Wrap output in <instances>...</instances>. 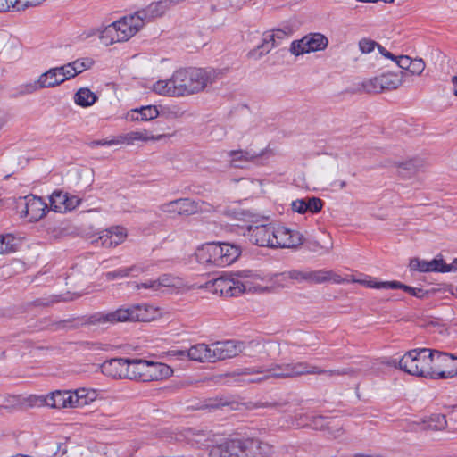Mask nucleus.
I'll return each mask as SVG.
<instances>
[{"mask_svg":"<svg viewBox=\"0 0 457 457\" xmlns=\"http://www.w3.org/2000/svg\"><path fill=\"white\" fill-rule=\"evenodd\" d=\"M237 278L231 275H222L215 279L207 281L204 287L213 294L224 297L237 296L245 291H264L267 287L258 283L260 277L253 275L249 270L239 271Z\"/></svg>","mask_w":457,"mask_h":457,"instance_id":"1","label":"nucleus"},{"mask_svg":"<svg viewBox=\"0 0 457 457\" xmlns=\"http://www.w3.org/2000/svg\"><path fill=\"white\" fill-rule=\"evenodd\" d=\"M162 316L158 307L148 303L121 307L110 312L95 314L92 322L97 324H115L117 322L142 321L149 322Z\"/></svg>","mask_w":457,"mask_h":457,"instance_id":"2","label":"nucleus"},{"mask_svg":"<svg viewBox=\"0 0 457 457\" xmlns=\"http://www.w3.org/2000/svg\"><path fill=\"white\" fill-rule=\"evenodd\" d=\"M181 96L197 94L218 79L219 73L212 69L185 68L175 71Z\"/></svg>","mask_w":457,"mask_h":457,"instance_id":"3","label":"nucleus"},{"mask_svg":"<svg viewBox=\"0 0 457 457\" xmlns=\"http://www.w3.org/2000/svg\"><path fill=\"white\" fill-rule=\"evenodd\" d=\"M433 350L417 348L405 353L400 359H390L386 363L416 377L430 378L432 370Z\"/></svg>","mask_w":457,"mask_h":457,"instance_id":"4","label":"nucleus"},{"mask_svg":"<svg viewBox=\"0 0 457 457\" xmlns=\"http://www.w3.org/2000/svg\"><path fill=\"white\" fill-rule=\"evenodd\" d=\"M404 71L386 72L362 82V87L367 93L378 94L385 90H395L403 85L405 78Z\"/></svg>","mask_w":457,"mask_h":457,"instance_id":"5","label":"nucleus"},{"mask_svg":"<svg viewBox=\"0 0 457 457\" xmlns=\"http://www.w3.org/2000/svg\"><path fill=\"white\" fill-rule=\"evenodd\" d=\"M235 457H270L272 446L258 439H233Z\"/></svg>","mask_w":457,"mask_h":457,"instance_id":"6","label":"nucleus"},{"mask_svg":"<svg viewBox=\"0 0 457 457\" xmlns=\"http://www.w3.org/2000/svg\"><path fill=\"white\" fill-rule=\"evenodd\" d=\"M430 378H448L457 374V357L433 350Z\"/></svg>","mask_w":457,"mask_h":457,"instance_id":"7","label":"nucleus"},{"mask_svg":"<svg viewBox=\"0 0 457 457\" xmlns=\"http://www.w3.org/2000/svg\"><path fill=\"white\" fill-rule=\"evenodd\" d=\"M328 45V39L321 33H310L302 39L293 41L290 52L295 55L309 54L324 50Z\"/></svg>","mask_w":457,"mask_h":457,"instance_id":"8","label":"nucleus"},{"mask_svg":"<svg viewBox=\"0 0 457 457\" xmlns=\"http://www.w3.org/2000/svg\"><path fill=\"white\" fill-rule=\"evenodd\" d=\"M243 376H254L245 379L247 382H261L270 378H290V363L274 364L265 370L245 368L239 373Z\"/></svg>","mask_w":457,"mask_h":457,"instance_id":"9","label":"nucleus"},{"mask_svg":"<svg viewBox=\"0 0 457 457\" xmlns=\"http://www.w3.org/2000/svg\"><path fill=\"white\" fill-rule=\"evenodd\" d=\"M273 248H293L303 244V235L295 230L287 228L280 225L272 226Z\"/></svg>","mask_w":457,"mask_h":457,"instance_id":"10","label":"nucleus"},{"mask_svg":"<svg viewBox=\"0 0 457 457\" xmlns=\"http://www.w3.org/2000/svg\"><path fill=\"white\" fill-rule=\"evenodd\" d=\"M244 343L234 340L215 342L211 344L212 362L233 358L245 351Z\"/></svg>","mask_w":457,"mask_h":457,"instance_id":"11","label":"nucleus"},{"mask_svg":"<svg viewBox=\"0 0 457 457\" xmlns=\"http://www.w3.org/2000/svg\"><path fill=\"white\" fill-rule=\"evenodd\" d=\"M199 204L188 198H180L164 203L159 210L170 215H192L199 211Z\"/></svg>","mask_w":457,"mask_h":457,"instance_id":"12","label":"nucleus"},{"mask_svg":"<svg viewBox=\"0 0 457 457\" xmlns=\"http://www.w3.org/2000/svg\"><path fill=\"white\" fill-rule=\"evenodd\" d=\"M114 23L118 29L120 38H121L123 42L134 37L145 26L137 12L124 16L119 21H114Z\"/></svg>","mask_w":457,"mask_h":457,"instance_id":"13","label":"nucleus"},{"mask_svg":"<svg viewBox=\"0 0 457 457\" xmlns=\"http://www.w3.org/2000/svg\"><path fill=\"white\" fill-rule=\"evenodd\" d=\"M50 208L56 212H66L74 210L81 203V198L56 190L50 195Z\"/></svg>","mask_w":457,"mask_h":457,"instance_id":"14","label":"nucleus"},{"mask_svg":"<svg viewBox=\"0 0 457 457\" xmlns=\"http://www.w3.org/2000/svg\"><path fill=\"white\" fill-rule=\"evenodd\" d=\"M272 226L273 224L249 226L247 228L249 240L256 245L273 248Z\"/></svg>","mask_w":457,"mask_h":457,"instance_id":"15","label":"nucleus"},{"mask_svg":"<svg viewBox=\"0 0 457 457\" xmlns=\"http://www.w3.org/2000/svg\"><path fill=\"white\" fill-rule=\"evenodd\" d=\"M130 359L116 358L104 361L101 370L102 372L114 378L129 379Z\"/></svg>","mask_w":457,"mask_h":457,"instance_id":"16","label":"nucleus"},{"mask_svg":"<svg viewBox=\"0 0 457 457\" xmlns=\"http://www.w3.org/2000/svg\"><path fill=\"white\" fill-rule=\"evenodd\" d=\"M350 373H352V370L346 369L325 370L307 362L290 363V377L306 374H328L329 376H339Z\"/></svg>","mask_w":457,"mask_h":457,"instance_id":"17","label":"nucleus"},{"mask_svg":"<svg viewBox=\"0 0 457 457\" xmlns=\"http://www.w3.org/2000/svg\"><path fill=\"white\" fill-rule=\"evenodd\" d=\"M127 236L126 228L119 226L112 227L102 231L95 242L96 245H101L104 247H114L123 243Z\"/></svg>","mask_w":457,"mask_h":457,"instance_id":"18","label":"nucleus"},{"mask_svg":"<svg viewBox=\"0 0 457 457\" xmlns=\"http://www.w3.org/2000/svg\"><path fill=\"white\" fill-rule=\"evenodd\" d=\"M47 210V204L40 198L35 195L25 197V210L21 211L29 221H37L42 219Z\"/></svg>","mask_w":457,"mask_h":457,"instance_id":"19","label":"nucleus"},{"mask_svg":"<svg viewBox=\"0 0 457 457\" xmlns=\"http://www.w3.org/2000/svg\"><path fill=\"white\" fill-rule=\"evenodd\" d=\"M73 395L72 390L70 391H54L51 394H48L43 398V403L45 405L56 408V409H64V408H74L73 402Z\"/></svg>","mask_w":457,"mask_h":457,"instance_id":"20","label":"nucleus"},{"mask_svg":"<svg viewBox=\"0 0 457 457\" xmlns=\"http://www.w3.org/2000/svg\"><path fill=\"white\" fill-rule=\"evenodd\" d=\"M179 84L176 82V74L173 72L169 79H161L153 85V90L161 96H181Z\"/></svg>","mask_w":457,"mask_h":457,"instance_id":"21","label":"nucleus"},{"mask_svg":"<svg viewBox=\"0 0 457 457\" xmlns=\"http://www.w3.org/2000/svg\"><path fill=\"white\" fill-rule=\"evenodd\" d=\"M182 356H187L190 360L199 362H212L211 345L196 344L192 345L187 351L179 353Z\"/></svg>","mask_w":457,"mask_h":457,"instance_id":"22","label":"nucleus"},{"mask_svg":"<svg viewBox=\"0 0 457 457\" xmlns=\"http://www.w3.org/2000/svg\"><path fill=\"white\" fill-rule=\"evenodd\" d=\"M445 268V262L442 258L433 259L431 261L420 260L418 258L412 259L410 262V269L420 272H443Z\"/></svg>","mask_w":457,"mask_h":457,"instance_id":"23","label":"nucleus"},{"mask_svg":"<svg viewBox=\"0 0 457 457\" xmlns=\"http://www.w3.org/2000/svg\"><path fill=\"white\" fill-rule=\"evenodd\" d=\"M160 115L159 109L155 105H145L130 110L127 118L132 121H149Z\"/></svg>","mask_w":457,"mask_h":457,"instance_id":"24","label":"nucleus"},{"mask_svg":"<svg viewBox=\"0 0 457 457\" xmlns=\"http://www.w3.org/2000/svg\"><path fill=\"white\" fill-rule=\"evenodd\" d=\"M74 408H81L96 401L99 395L98 391L93 388L80 387L72 390Z\"/></svg>","mask_w":457,"mask_h":457,"instance_id":"25","label":"nucleus"},{"mask_svg":"<svg viewBox=\"0 0 457 457\" xmlns=\"http://www.w3.org/2000/svg\"><path fill=\"white\" fill-rule=\"evenodd\" d=\"M149 361L143 359H130L129 379H137L148 382Z\"/></svg>","mask_w":457,"mask_h":457,"instance_id":"26","label":"nucleus"},{"mask_svg":"<svg viewBox=\"0 0 457 457\" xmlns=\"http://www.w3.org/2000/svg\"><path fill=\"white\" fill-rule=\"evenodd\" d=\"M229 157V163L234 168H245L246 165L257 159L258 154L243 150H234L227 153Z\"/></svg>","mask_w":457,"mask_h":457,"instance_id":"27","label":"nucleus"},{"mask_svg":"<svg viewBox=\"0 0 457 457\" xmlns=\"http://www.w3.org/2000/svg\"><path fill=\"white\" fill-rule=\"evenodd\" d=\"M172 372V369L167 364L149 361L148 382L167 378Z\"/></svg>","mask_w":457,"mask_h":457,"instance_id":"28","label":"nucleus"},{"mask_svg":"<svg viewBox=\"0 0 457 457\" xmlns=\"http://www.w3.org/2000/svg\"><path fill=\"white\" fill-rule=\"evenodd\" d=\"M276 35L277 34H270V32L266 33L263 37L262 43L256 49L251 51L249 55L257 59L270 53L278 45V42H277L275 38Z\"/></svg>","mask_w":457,"mask_h":457,"instance_id":"29","label":"nucleus"},{"mask_svg":"<svg viewBox=\"0 0 457 457\" xmlns=\"http://www.w3.org/2000/svg\"><path fill=\"white\" fill-rule=\"evenodd\" d=\"M98 32L99 38L104 46H111L117 42H123V40L120 38V34L114 22L109 24L101 30H98Z\"/></svg>","mask_w":457,"mask_h":457,"instance_id":"30","label":"nucleus"},{"mask_svg":"<svg viewBox=\"0 0 457 457\" xmlns=\"http://www.w3.org/2000/svg\"><path fill=\"white\" fill-rule=\"evenodd\" d=\"M38 78L43 88L54 87L63 83L57 67L49 69Z\"/></svg>","mask_w":457,"mask_h":457,"instance_id":"31","label":"nucleus"},{"mask_svg":"<svg viewBox=\"0 0 457 457\" xmlns=\"http://www.w3.org/2000/svg\"><path fill=\"white\" fill-rule=\"evenodd\" d=\"M233 449V439H226L211 447L209 457H235Z\"/></svg>","mask_w":457,"mask_h":457,"instance_id":"32","label":"nucleus"},{"mask_svg":"<svg viewBox=\"0 0 457 457\" xmlns=\"http://www.w3.org/2000/svg\"><path fill=\"white\" fill-rule=\"evenodd\" d=\"M422 167V162L416 159H411L401 162L397 166V172L403 178H411L418 172Z\"/></svg>","mask_w":457,"mask_h":457,"instance_id":"33","label":"nucleus"},{"mask_svg":"<svg viewBox=\"0 0 457 457\" xmlns=\"http://www.w3.org/2000/svg\"><path fill=\"white\" fill-rule=\"evenodd\" d=\"M97 99V96L87 87L79 88L75 96L74 102L82 107H88L93 105Z\"/></svg>","mask_w":457,"mask_h":457,"instance_id":"34","label":"nucleus"},{"mask_svg":"<svg viewBox=\"0 0 457 457\" xmlns=\"http://www.w3.org/2000/svg\"><path fill=\"white\" fill-rule=\"evenodd\" d=\"M220 245L222 247V256L226 266L237 261L241 254L240 247L236 245L220 243Z\"/></svg>","mask_w":457,"mask_h":457,"instance_id":"35","label":"nucleus"},{"mask_svg":"<svg viewBox=\"0 0 457 457\" xmlns=\"http://www.w3.org/2000/svg\"><path fill=\"white\" fill-rule=\"evenodd\" d=\"M249 345L256 347L260 352L263 351L270 358H276L280 354V345L277 342L255 343L251 342Z\"/></svg>","mask_w":457,"mask_h":457,"instance_id":"36","label":"nucleus"},{"mask_svg":"<svg viewBox=\"0 0 457 457\" xmlns=\"http://www.w3.org/2000/svg\"><path fill=\"white\" fill-rule=\"evenodd\" d=\"M18 239L11 234L0 235V254H7L17 250Z\"/></svg>","mask_w":457,"mask_h":457,"instance_id":"37","label":"nucleus"},{"mask_svg":"<svg viewBox=\"0 0 457 457\" xmlns=\"http://www.w3.org/2000/svg\"><path fill=\"white\" fill-rule=\"evenodd\" d=\"M212 249L211 243H207L198 247L195 251L197 262L204 265H212Z\"/></svg>","mask_w":457,"mask_h":457,"instance_id":"38","label":"nucleus"},{"mask_svg":"<svg viewBox=\"0 0 457 457\" xmlns=\"http://www.w3.org/2000/svg\"><path fill=\"white\" fill-rule=\"evenodd\" d=\"M361 279L358 280V284H361L366 287L376 288V289H390L388 285H391V281L378 282L370 276L360 274Z\"/></svg>","mask_w":457,"mask_h":457,"instance_id":"39","label":"nucleus"},{"mask_svg":"<svg viewBox=\"0 0 457 457\" xmlns=\"http://www.w3.org/2000/svg\"><path fill=\"white\" fill-rule=\"evenodd\" d=\"M75 75H79L81 72L90 69L94 65V61L91 58L84 57L71 62Z\"/></svg>","mask_w":457,"mask_h":457,"instance_id":"40","label":"nucleus"},{"mask_svg":"<svg viewBox=\"0 0 457 457\" xmlns=\"http://www.w3.org/2000/svg\"><path fill=\"white\" fill-rule=\"evenodd\" d=\"M133 132H134L136 142H137V141H142V142L159 141L167 137L164 134L153 135L150 131H148L146 129H139V130H135Z\"/></svg>","mask_w":457,"mask_h":457,"instance_id":"41","label":"nucleus"},{"mask_svg":"<svg viewBox=\"0 0 457 457\" xmlns=\"http://www.w3.org/2000/svg\"><path fill=\"white\" fill-rule=\"evenodd\" d=\"M446 420L444 415L435 414L427 422V428L431 430H442L446 427Z\"/></svg>","mask_w":457,"mask_h":457,"instance_id":"42","label":"nucleus"},{"mask_svg":"<svg viewBox=\"0 0 457 457\" xmlns=\"http://www.w3.org/2000/svg\"><path fill=\"white\" fill-rule=\"evenodd\" d=\"M282 278H291L296 282L302 283L307 281V269L306 270H291L288 271L282 272Z\"/></svg>","mask_w":457,"mask_h":457,"instance_id":"43","label":"nucleus"},{"mask_svg":"<svg viewBox=\"0 0 457 457\" xmlns=\"http://www.w3.org/2000/svg\"><path fill=\"white\" fill-rule=\"evenodd\" d=\"M160 115L166 119H177L183 116L184 112L176 105L161 107Z\"/></svg>","mask_w":457,"mask_h":457,"instance_id":"44","label":"nucleus"},{"mask_svg":"<svg viewBox=\"0 0 457 457\" xmlns=\"http://www.w3.org/2000/svg\"><path fill=\"white\" fill-rule=\"evenodd\" d=\"M212 249V266L216 267H224L225 261L222 256V247H220V243H211Z\"/></svg>","mask_w":457,"mask_h":457,"instance_id":"45","label":"nucleus"},{"mask_svg":"<svg viewBox=\"0 0 457 457\" xmlns=\"http://www.w3.org/2000/svg\"><path fill=\"white\" fill-rule=\"evenodd\" d=\"M388 286H389L390 289H403L405 292H408L409 294H411L414 296L420 297V298L423 297V295H424V292L422 289L411 287L402 284L401 282H398V281H391V285H388Z\"/></svg>","mask_w":457,"mask_h":457,"instance_id":"46","label":"nucleus"},{"mask_svg":"<svg viewBox=\"0 0 457 457\" xmlns=\"http://www.w3.org/2000/svg\"><path fill=\"white\" fill-rule=\"evenodd\" d=\"M307 247L312 252L322 254V253H328L332 249L333 245H332L331 242H329V243H328L326 245H321L318 241L313 240V241H309L307 243Z\"/></svg>","mask_w":457,"mask_h":457,"instance_id":"47","label":"nucleus"},{"mask_svg":"<svg viewBox=\"0 0 457 457\" xmlns=\"http://www.w3.org/2000/svg\"><path fill=\"white\" fill-rule=\"evenodd\" d=\"M228 404L227 401H224L221 398H209L204 400V402L197 406V409H217L222 406H226Z\"/></svg>","mask_w":457,"mask_h":457,"instance_id":"48","label":"nucleus"},{"mask_svg":"<svg viewBox=\"0 0 457 457\" xmlns=\"http://www.w3.org/2000/svg\"><path fill=\"white\" fill-rule=\"evenodd\" d=\"M426 68V63L422 58H414L411 61V64L408 71L411 75L420 76Z\"/></svg>","mask_w":457,"mask_h":457,"instance_id":"49","label":"nucleus"},{"mask_svg":"<svg viewBox=\"0 0 457 457\" xmlns=\"http://www.w3.org/2000/svg\"><path fill=\"white\" fill-rule=\"evenodd\" d=\"M43 87H42L41 83L39 82V78H38L35 81L21 85L19 90L21 95H28V94L35 93L37 90H40Z\"/></svg>","mask_w":457,"mask_h":457,"instance_id":"50","label":"nucleus"},{"mask_svg":"<svg viewBox=\"0 0 457 457\" xmlns=\"http://www.w3.org/2000/svg\"><path fill=\"white\" fill-rule=\"evenodd\" d=\"M323 277H325L324 282H332L334 284L345 283L344 277H342L337 272H336L332 270L323 269Z\"/></svg>","mask_w":457,"mask_h":457,"instance_id":"51","label":"nucleus"},{"mask_svg":"<svg viewBox=\"0 0 457 457\" xmlns=\"http://www.w3.org/2000/svg\"><path fill=\"white\" fill-rule=\"evenodd\" d=\"M44 0H13L15 12L40 4Z\"/></svg>","mask_w":457,"mask_h":457,"instance_id":"52","label":"nucleus"},{"mask_svg":"<svg viewBox=\"0 0 457 457\" xmlns=\"http://www.w3.org/2000/svg\"><path fill=\"white\" fill-rule=\"evenodd\" d=\"M323 269L322 270H308L307 269V281L312 284L324 283Z\"/></svg>","mask_w":457,"mask_h":457,"instance_id":"53","label":"nucleus"},{"mask_svg":"<svg viewBox=\"0 0 457 457\" xmlns=\"http://www.w3.org/2000/svg\"><path fill=\"white\" fill-rule=\"evenodd\" d=\"M57 69L61 74L62 82H65L66 80L76 77L71 62L59 66L57 67Z\"/></svg>","mask_w":457,"mask_h":457,"instance_id":"54","label":"nucleus"},{"mask_svg":"<svg viewBox=\"0 0 457 457\" xmlns=\"http://www.w3.org/2000/svg\"><path fill=\"white\" fill-rule=\"evenodd\" d=\"M105 278L109 281L114 279H120L129 277L128 267L120 268L113 271H109L104 274Z\"/></svg>","mask_w":457,"mask_h":457,"instance_id":"55","label":"nucleus"},{"mask_svg":"<svg viewBox=\"0 0 457 457\" xmlns=\"http://www.w3.org/2000/svg\"><path fill=\"white\" fill-rule=\"evenodd\" d=\"M377 46L378 43L371 39L362 38L359 41V48L362 54L371 53Z\"/></svg>","mask_w":457,"mask_h":457,"instance_id":"56","label":"nucleus"},{"mask_svg":"<svg viewBox=\"0 0 457 457\" xmlns=\"http://www.w3.org/2000/svg\"><path fill=\"white\" fill-rule=\"evenodd\" d=\"M306 199V204L308 205V211H310L311 212H319L322 206H323V202L318 198V197H310V198H305Z\"/></svg>","mask_w":457,"mask_h":457,"instance_id":"57","label":"nucleus"},{"mask_svg":"<svg viewBox=\"0 0 457 457\" xmlns=\"http://www.w3.org/2000/svg\"><path fill=\"white\" fill-rule=\"evenodd\" d=\"M118 145H133L136 143L134 132L130 131L125 134H121L116 137Z\"/></svg>","mask_w":457,"mask_h":457,"instance_id":"58","label":"nucleus"},{"mask_svg":"<svg viewBox=\"0 0 457 457\" xmlns=\"http://www.w3.org/2000/svg\"><path fill=\"white\" fill-rule=\"evenodd\" d=\"M156 282L158 284V288L161 289L164 287H175L176 286V279L168 274H163L160 276L158 278H156Z\"/></svg>","mask_w":457,"mask_h":457,"instance_id":"59","label":"nucleus"},{"mask_svg":"<svg viewBox=\"0 0 457 457\" xmlns=\"http://www.w3.org/2000/svg\"><path fill=\"white\" fill-rule=\"evenodd\" d=\"M134 288L136 290H141V289H149L152 291H158V284L156 282V279H150L145 282L142 283H134Z\"/></svg>","mask_w":457,"mask_h":457,"instance_id":"60","label":"nucleus"},{"mask_svg":"<svg viewBox=\"0 0 457 457\" xmlns=\"http://www.w3.org/2000/svg\"><path fill=\"white\" fill-rule=\"evenodd\" d=\"M292 210L298 213H305L308 211V205L306 204V199H297L293 201L291 204Z\"/></svg>","mask_w":457,"mask_h":457,"instance_id":"61","label":"nucleus"},{"mask_svg":"<svg viewBox=\"0 0 457 457\" xmlns=\"http://www.w3.org/2000/svg\"><path fill=\"white\" fill-rule=\"evenodd\" d=\"M395 62L403 70L408 71L412 59L407 55L395 56Z\"/></svg>","mask_w":457,"mask_h":457,"instance_id":"62","label":"nucleus"},{"mask_svg":"<svg viewBox=\"0 0 457 457\" xmlns=\"http://www.w3.org/2000/svg\"><path fill=\"white\" fill-rule=\"evenodd\" d=\"M147 270V267L144 264H135L128 267L129 277H138L140 274L145 272Z\"/></svg>","mask_w":457,"mask_h":457,"instance_id":"63","label":"nucleus"},{"mask_svg":"<svg viewBox=\"0 0 457 457\" xmlns=\"http://www.w3.org/2000/svg\"><path fill=\"white\" fill-rule=\"evenodd\" d=\"M117 138L112 137L111 139H101V140H94L89 143V146L96 147V146H112L118 145L116 142Z\"/></svg>","mask_w":457,"mask_h":457,"instance_id":"64","label":"nucleus"}]
</instances>
